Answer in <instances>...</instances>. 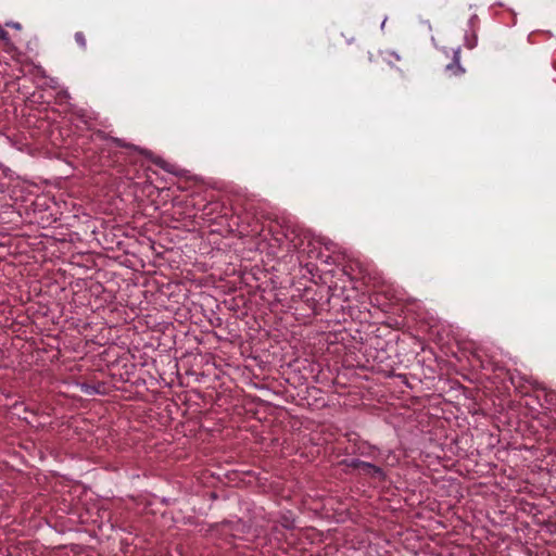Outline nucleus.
Instances as JSON below:
<instances>
[{"label":"nucleus","instance_id":"nucleus-1","mask_svg":"<svg viewBox=\"0 0 556 556\" xmlns=\"http://www.w3.org/2000/svg\"><path fill=\"white\" fill-rule=\"evenodd\" d=\"M357 464L359 465V471H362L363 473L368 475L378 480H383L386 478V475L380 467L367 462H358Z\"/></svg>","mask_w":556,"mask_h":556},{"label":"nucleus","instance_id":"nucleus-2","mask_svg":"<svg viewBox=\"0 0 556 556\" xmlns=\"http://www.w3.org/2000/svg\"><path fill=\"white\" fill-rule=\"evenodd\" d=\"M447 71H452L455 75L464 73V68L459 64V51L454 54V62L446 66Z\"/></svg>","mask_w":556,"mask_h":556},{"label":"nucleus","instance_id":"nucleus-3","mask_svg":"<svg viewBox=\"0 0 556 556\" xmlns=\"http://www.w3.org/2000/svg\"><path fill=\"white\" fill-rule=\"evenodd\" d=\"M75 40L76 42L81 47V48H86V39H85V36L83 33L78 31L75 34Z\"/></svg>","mask_w":556,"mask_h":556},{"label":"nucleus","instance_id":"nucleus-4","mask_svg":"<svg viewBox=\"0 0 556 556\" xmlns=\"http://www.w3.org/2000/svg\"><path fill=\"white\" fill-rule=\"evenodd\" d=\"M114 142H115L118 147H125V148L131 147V144L126 143V142H124L122 139H118V138L114 139Z\"/></svg>","mask_w":556,"mask_h":556},{"label":"nucleus","instance_id":"nucleus-5","mask_svg":"<svg viewBox=\"0 0 556 556\" xmlns=\"http://www.w3.org/2000/svg\"><path fill=\"white\" fill-rule=\"evenodd\" d=\"M155 164H156V165H159L160 167H162V168L166 169V170H169V169L167 168V164H166V162H165V161H163V160H157V161H155Z\"/></svg>","mask_w":556,"mask_h":556},{"label":"nucleus","instance_id":"nucleus-6","mask_svg":"<svg viewBox=\"0 0 556 556\" xmlns=\"http://www.w3.org/2000/svg\"><path fill=\"white\" fill-rule=\"evenodd\" d=\"M358 462H361L359 459H352L349 464V466L353 467V468H357L359 469V465L357 464Z\"/></svg>","mask_w":556,"mask_h":556},{"label":"nucleus","instance_id":"nucleus-7","mask_svg":"<svg viewBox=\"0 0 556 556\" xmlns=\"http://www.w3.org/2000/svg\"><path fill=\"white\" fill-rule=\"evenodd\" d=\"M84 391L87 393V394H92L94 392V388L93 387H90V386H85L84 387Z\"/></svg>","mask_w":556,"mask_h":556},{"label":"nucleus","instance_id":"nucleus-8","mask_svg":"<svg viewBox=\"0 0 556 556\" xmlns=\"http://www.w3.org/2000/svg\"><path fill=\"white\" fill-rule=\"evenodd\" d=\"M7 38H8V33L0 25V39H7Z\"/></svg>","mask_w":556,"mask_h":556},{"label":"nucleus","instance_id":"nucleus-9","mask_svg":"<svg viewBox=\"0 0 556 556\" xmlns=\"http://www.w3.org/2000/svg\"><path fill=\"white\" fill-rule=\"evenodd\" d=\"M12 26L17 28V29L21 27L20 24H17V23L12 24Z\"/></svg>","mask_w":556,"mask_h":556}]
</instances>
